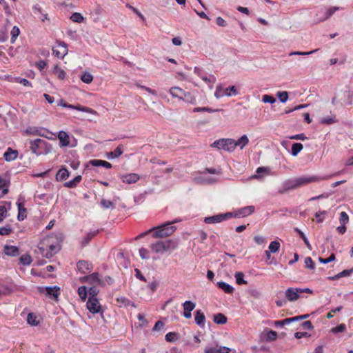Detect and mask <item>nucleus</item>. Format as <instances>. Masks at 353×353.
<instances>
[{
  "label": "nucleus",
  "instance_id": "obj_1",
  "mask_svg": "<svg viewBox=\"0 0 353 353\" xmlns=\"http://www.w3.org/2000/svg\"><path fill=\"white\" fill-rule=\"evenodd\" d=\"M179 220H175L172 222H168L157 227H154L145 232H143L135 237V239H139L142 238L147 234L152 232V236L153 238L159 239V238H166L170 235H172L176 229V226L171 225L173 223L179 222Z\"/></svg>",
  "mask_w": 353,
  "mask_h": 353
},
{
  "label": "nucleus",
  "instance_id": "obj_2",
  "mask_svg": "<svg viewBox=\"0 0 353 353\" xmlns=\"http://www.w3.org/2000/svg\"><path fill=\"white\" fill-rule=\"evenodd\" d=\"M319 178H297L296 179H288L283 183L282 187L279 189V192L283 194L288 190L316 181Z\"/></svg>",
  "mask_w": 353,
  "mask_h": 353
},
{
  "label": "nucleus",
  "instance_id": "obj_3",
  "mask_svg": "<svg viewBox=\"0 0 353 353\" xmlns=\"http://www.w3.org/2000/svg\"><path fill=\"white\" fill-rule=\"evenodd\" d=\"M30 144L31 151L37 155L46 154L52 150L51 145L43 139H37L30 141Z\"/></svg>",
  "mask_w": 353,
  "mask_h": 353
},
{
  "label": "nucleus",
  "instance_id": "obj_4",
  "mask_svg": "<svg viewBox=\"0 0 353 353\" xmlns=\"http://www.w3.org/2000/svg\"><path fill=\"white\" fill-rule=\"evenodd\" d=\"M211 147L231 152L236 149V144L233 139H220L213 142Z\"/></svg>",
  "mask_w": 353,
  "mask_h": 353
},
{
  "label": "nucleus",
  "instance_id": "obj_5",
  "mask_svg": "<svg viewBox=\"0 0 353 353\" xmlns=\"http://www.w3.org/2000/svg\"><path fill=\"white\" fill-rule=\"evenodd\" d=\"M101 230L99 229H92L85 232V234L79 241L81 248H83L88 246L91 242V241L94 237H96L99 234Z\"/></svg>",
  "mask_w": 353,
  "mask_h": 353
},
{
  "label": "nucleus",
  "instance_id": "obj_6",
  "mask_svg": "<svg viewBox=\"0 0 353 353\" xmlns=\"http://www.w3.org/2000/svg\"><path fill=\"white\" fill-rule=\"evenodd\" d=\"M231 218H233V212H226L205 217L204 222L207 224L218 223Z\"/></svg>",
  "mask_w": 353,
  "mask_h": 353
},
{
  "label": "nucleus",
  "instance_id": "obj_7",
  "mask_svg": "<svg viewBox=\"0 0 353 353\" xmlns=\"http://www.w3.org/2000/svg\"><path fill=\"white\" fill-rule=\"evenodd\" d=\"M52 52L57 57L63 59L68 52L66 43L63 41L58 42L57 45L53 48Z\"/></svg>",
  "mask_w": 353,
  "mask_h": 353
},
{
  "label": "nucleus",
  "instance_id": "obj_8",
  "mask_svg": "<svg viewBox=\"0 0 353 353\" xmlns=\"http://www.w3.org/2000/svg\"><path fill=\"white\" fill-rule=\"evenodd\" d=\"M86 306L88 310L92 314H97L101 312V305L97 298H88Z\"/></svg>",
  "mask_w": 353,
  "mask_h": 353
},
{
  "label": "nucleus",
  "instance_id": "obj_9",
  "mask_svg": "<svg viewBox=\"0 0 353 353\" xmlns=\"http://www.w3.org/2000/svg\"><path fill=\"white\" fill-rule=\"evenodd\" d=\"M32 11L34 16L42 22H44L46 20L48 21H50L48 13L41 8L39 4L34 5L32 7Z\"/></svg>",
  "mask_w": 353,
  "mask_h": 353
},
{
  "label": "nucleus",
  "instance_id": "obj_10",
  "mask_svg": "<svg viewBox=\"0 0 353 353\" xmlns=\"http://www.w3.org/2000/svg\"><path fill=\"white\" fill-rule=\"evenodd\" d=\"M283 294L288 301H295L300 297L299 288H288Z\"/></svg>",
  "mask_w": 353,
  "mask_h": 353
},
{
  "label": "nucleus",
  "instance_id": "obj_11",
  "mask_svg": "<svg viewBox=\"0 0 353 353\" xmlns=\"http://www.w3.org/2000/svg\"><path fill=\"white\" fill-rule=\"evenodd\" d=\"M255 208L254 205H248L237 210L233 212V217H245L254 213Z\"/></svg>",
  "mask_w": 353,
  "mask_h": 353
},
{
  "label": "nucleus",
  "instance_id": "obj_12",
  "mask_svg": "<svg viewBox=\"0 0 353 353\" xmlns=\"http://www.w3.org/2000/svg\"><path fill=\"white\" fill-rule=\"evenodd\" d=\"M18 208L17 219L19 221H23L26 218L27 210L24 207V199H19L16 203Z\"/></svg>",
  "mask_w": 353,
  "mask_h": 353
},
{
  "label": "nucleus",
  "instance_id": "obj_13",
  "mask_svg": "<svg viewBox=\"0 0 353 353\" xmlns=\"http://www.w3.org/2000/svg\"><path fill=\"white\" fill-rule=\"evenodd\" d=\"M237 94V90L235 88L234 86H230L227 88L225 90L222 91V89L221 88H217L216 92H215V96L219 98L223 95L230 97V96H235Z\"/></svg>",
  "mask_w": 353,
  "mask_h": 353
},
{
  "label": "nucleus",
  "instance_id": "obj_14",
  "mask_svg": "<svg viewBox=\"0 0 353 353\" xmlns=\"http://www.w3.org/2000/svg\"><path fill=\"white\" fill-rule=\"evenodd\" d=\"M77 267L78 270L83 274L91 272L93 268L92 263L84 260L79 261L77 263Z\"/></svg>",
  "mask_w": 353,
  "mask_h": 353
},
{
  "label": "nucleus",
  "instance_id": "obj_15",
  "mask_svg": "<svg viewBox=\"0 0 353 353\" xmlns=\"http://www.w3.org/2000/svg\"><path fill=\"white\" fill-rule=\"evenodd\" d=\"M196 303L192 301H185L183 303V316L185 319H190L192 316L191 312L195 308Z\"/></svg>",
  "mask_w": 353,
  "mask_h": 353
},
{
  "label": "nucleus",
  "instance_id": "obj_16",
  "mask_svg": "<svg viewBox=\"0 0 353 353\" xmlns=\"http://www.w3.org/2000/svg\"><path fill=\"white\" fill-rule=\"evenodd\" d=\"M41 246L48 248L50 251H52V254H56L61 250V245L59 243H50L49 239H45L43 243L40 244Z\"/></svg>",
  "mask_w": 353,
  "mask_h": 353
},
{
  "label": "nucleus",
  "instance_id": "obj_17",
  "mask_svg": "<svg viewBox=\"0 0 353 353\" xmlns=\"http://www.w3.org/2000/svg\"><path fill=\"white\" fill-rule=\"evenodd\" d=\"M63 106L65 107V108H71V109H74V110H77L79 111L90 113L92 114H97V112L89 107L82 106L80 105H70V104H67V103L63 104Z\"/></svg>",
  "mask_w": 353,
  "mask_h": 353
},
{
  "label": "nucleus",
  "instance_id": "obj_18",
  "mask_svg": "<svg viewBox=\"0 0 353 353\" xmlns=\"http://www.w3.org/2000/svg\"><path fill=\"white\" fill-rule=\"evenodd\" d=\"M194 321L196 324L201 328L205 327V316L201 310H198L194 312Z\"/></svg>",
  "mask_w": 353,
  "mask_h": 353
},
{
  "label": "nucleus",
  "instance_id": "obj_19",
  "mask_svg": "<svg viewBox=\"0 0 353 353\" xmlns=\"http://www.w3.org/2000/svg\"><path fill=\"white\" fill-rule=\"evenodd\" d=\"M81 280L82 281H85L92 285L99 284L101 283L99 274L97 272H94L90 275L85 276L81 279Z\"/></svg>",
  "mask_w": 353,
  "mask_h": 353
},
{
  "label": "nucleus",
  "instance_id": "obj_20",
  "mask_svg": "<svg viewBox=\"0 0 353 353\" xmlns=\"http://www.w3.org/2000/svg\"><path fill=\"white\" fill-rule=\"evenodd\" d=\"M216 182V178H192V183L196 185H212Z\"/></svg>",
  "mask_w": 353,
  "mask_h": 353
},
{
  "label": "nucleus",
  "instance_id": "obj_21",
  "mask_svg": "<svg viewBox=\"0 0 353 353\" xmlns=\"http://www.w3.org/2000/svg\"><path fill=\"white\" fill-rule=\"evenodd\" d=\"M185 91H184L182 88L174 86L170 88L169 93L173 98L179 99V100L182 99L183 94Z\"/></svg>",
  "mask_w": 353,
  "mask_h": 353
},
{
  "label": "nucleus",
  "instance_id": "obj_22",
  "mask_svg": "<svg viewBox=\"0 0 353 353\" xmlns=\"http://www.w3.org/2000/svg\"><path fill=\"white\" fill-rule=\"evenodd\" d=\"M58 139L61 147H65L70 145V137L65 132L60 131L58 134Z\"/></svg>",
  "mask_w": 353,
  "mask_h": 353
},
{
  "label": "nucleus",
  "instance_id": "obj_23",
  "mask_svg": "<svg viewBox=\"0 0 353 353\" xmlns=\"http://www.w3.org/2000/svg\"><path fill=\"white\" fill-rule=\"evenodd\" d=\"M4 252L6 255L10 256H17L19 255V248L16 245H6L4 246Z\"/></svg>",
  "mask_w": 353,
  "mask_h": 353
},
{
  "label": "nucleus",
  "instance_id": "obj_24",
  "mask_svg": "<svg viewBox=\"0 0 353 353\" xmlns=\"http://www.w3.org/2000/svg\"><path fill=\"white\" fill-rule=\"evenodd\" d=\"M341 8L340 7H336V6H334V7H331L329 9L326 10H321L320 11V12H321L323 14V16L319 18V21H324V20H326L328 18H330L336 11L340 10Z\"/></svg>",
  "mask_w": 353,
  "mask_h": 353
},
{
  "label": "nucleus",
  "instance_id": "obj_25",
  "mask_svg": "<svg viewBox=\"0 0 353 353\" xmlns=\"http://www.w3.org/2000/svg\"><path fill=\"white\" fill-rule=\"evenodd\" d=\"M216 286L221 289L225 293L228 294H232L234 292V288L232 285L224 282V281H218L216 283Z\"/></svg>",
  "mask_w": 353,
  "mask_h": 353
},
{
  "label": "nucleus",
  "instance_id": "obj_26",
  "mask_svg": "<svg viewBox=\"0 0 353 353\" xmlns=\"http://www.w3.org/2000/svg\"><path fill=\"white\" fill-rule=\"evenodd\" d=\"M152 252L155 253H163L166 252L163 241H157L150 246Z\"/></svg>",
  "mask_w": 353,
  "mask_h": 353
},
{
  "label": "nucleus",
  "instance_id": "obj_27",
  "mask_svg": "<svg viewBox=\"0 0 353 353\" xmlns=\"http://www.w3.org/2000/svg\"><path fill=\"white\" fill-rule=\"evenodd\" d=\"M163 243L165 245V249L166 252L173 251L176 250L179 245L178 241L174 239H168L166 241H163Z\"/></svg>",
  "mask_w": 353,
  "mask_h": 353
},
{
  "label": "nucleus",
  "instance_id": "obj_28",
  "mask_svg": "<svg viewBox=\"0 0 353 353\" xmlns=\"http://www.w3.org/2000/svg\"><path fill=\"white\" fill-rule=\"evenodd\" d=\"M60 290L59 287L55 286H47L46 287V294L50 297H53L54 299H57L59 293L58 291Z\"/></svg>",
  "mask_w": 353,
  "mask_h": 353
},
{
  "label": "nucleus",
  "instance_id": "obj_29",
  "mask_svg": "<svg viewBox=\"0 0 353 353\" xmlns=\"http://www.w3.org/2000/svg\"><path fill=\"white\" fill-rule=\"evenodd\" d=\"M89 163L92 166L98 167L102 166L105 168L110 169L112 168V164L109 162L100 159H93L89 161Z\"/></svg>",
  "mask_w": 353,
  "mask_h": 353
},
{
  "label": "nucleus",
  "instance_id": "obj_30",
  "mask_svg": "<svg viewBox=\"0 0 353 353\" xmlns=\"http://www.w3.org/2000/svg\"><path fill=\"white\" fill-rule=\"evenodd\" d=\"M10 178H0V190H2V196L8 192V187L10 184Z\"/></svg>",
  "mask_w": 353,
  "mask_h": 353
},
{
  "label": "nucleus",
  "instance_id": "obj_31",
  "mask_svg": "<svg viewBox=\"0 0 353 353\" xmlns=\"http://www.w3.org/2000/svg\"><path fill=\"white\" fill-rule=\"evenodd\" d=\"M18 155V152L9 148L4 153L3 157L6 161H11L14 160Z\"/></svg>",
  "mask_w": 353,
  "mask_h": 353
},
{
  "label": "nucleus",
  "instance_id": "obj_32",
  "mask_svg": "<svg viewBox=\"0 0 353 353\" xmlns=\"http://www.w3.org/2000/svg\"><path fill=\"white\" fill-rule=\"evenodd\" d=\"M234 143L236 144V148L239 147L242 150L249 143V139L247 135L244 134L237 141L234 140Z\"/></svg>",
  "mask_w": 353,
  "mask_h": 353
},
{
  "label": "nucleus",
  "instance_id": "obj_33",
  "mask_svg": "<svg viewBox=\"0 0 353 353\" xmlns=\"http://www.w3.org/2000/svg\"><path fill=\"white\" fill-rule=\"evenodd\" d=\"M182 101L187 103L195 105L196 103V97L190 92H185Z\"/></svg>",
  "mask_w": 353,
  "mask_h": 353
},
{
  "label": "nucleus",
  "instance_id": "obj_34",
  "mask_svg": "<svg viewBox=\"0 0 353 353\" xmlns=\"http://www.w3.org/2000/svg\"><path fill=\"white\" fill-rule=\"evenodd\" d=\"M53 74H56L57 76V78L60 80H63L65 78L66 73L61 68L59 65H54L52 69Z\"/></svg>",
  "mask_w": 353,
  "mask_h": 353
},
{
  "label": "nucleus",
  "instance_id": "obj_35",
  "mask_svg": "<svg viewBox=\"0 0 353 353\" xmlns=\"http://www.w3.org/2000/svg\"><path fill=\"white\" fill-rule=\"evenodd\" d=\"M122 154L123 146L119 145L114 151L108 153L107 157L108 159H115L119 157Z\"/></svg>",
  "mask_w": 353,
  "mask_h": 353
},
{
  "label": "nucleus",
  "instance_id": "obj_36",
  "mask_svg": "<svg viewBox=\"0 0 353 353\" xmlns=\"http://www.w3.org/2000/svg\"><path fill=\"white\" fill-rule=\"evenodd\" d=\"M39 253L41 254L43 257L46 259H51L54 256V254H52V251H50L48 248L44 246H38Z\"/></svg>",
  "mask_w": 353,
  "mask_h": 353
},
{
  "label": "nucleus",
  "instance_id": "obj_37",
  "mask_svg": "<svg viewBox=\"0 0 353 353\" xmlns=\"http://www.w3.org/2000/svg\"><path fill=\"white\" fill-rule=\"evenodd\" d=\"M213 321L216 324L224 325L227 323V318L224 314L218 313L214 316Z\"/></svg>",
  "mask_w": 353,
  "mask_h": 353
},
{
  "label": "nucleus",
  "instance_id": "obj_38",
  "mask_svg": "<svg viewBox=\"0 0 353 353\" xmlns=\"http://www.w3.org/2000/svg\"><path fill=\"white\" fill-rule=\"evenodd\" d=\"M82 178H72V179L63 183V186L68 188H73L77 186Z\"/></svg>",
  "mask_w": 353,
  "mask_h": 353
},
{
  "label": "nucleus",
  "instance_id": "obj_39",
  "mask_svg": "<svg viewBox=\"0 0 353 353\" xmlns=\"http://www.w3.org/2000/svg\"><path fill=\"white\" fill-rule=\"evenodd\" d=\"M303 148V145L301 143H294L292 144L291 154L296 157Z\"/></svg>",
  "mask_w": 353,
  "mask_h": 353
},
{
  "label": "nucleus",
  "instance_id": "obj_40",
  "mask_svg": "<svg viewBox=\"0 0 353 353\" xmlns=\"http://www.w3.org/2000/svg\"><path fill=\"white\" fill-rule=\"evenodd\" d=\"M294 232H296L297 234H299L300 237L303 239V241H304V243L305 244L307 248H308L309 249L311 250L312 249L311 245L308 239L305 235V234L298 228H294Z\"/></svg>",
  "mask_w": 353,
  "mask_h": 353
},
{
  "label": "nucleus",
  "instance_id": "obj_41",
  "mask_svg": "<svg viewBox=\"0 0 353 353\" xmlns=\"http://www.w3.org/2000/svg\"><path fill=\"white\" fill-rule=\"evenodd\" d=\"M100 205L103 209H114L115 205L112 201L105 199H102L100 201Z\"/></svg>",
  "mask_w": 353,
  "mask_h": 353
},
{
  "label": "nucleus",
  "instance_id": "obj_42",
  "mask_svg": "<svg viewBox=\"0 0 353 353\" xmlns=\"http://www.w3.org/2000/svg\"><path fill=\"white\" fill-rule=\"evenodd\" d=\"M234 277L238 285L248 283V281L244 279V274L242 272H236L234 274Z\"/></svg>",
  "mask_w": 353,
  "mask_h": 353
},
{
  "label": "nucleus",
  "instance_id": "obj_43",
  "mask_svg": "<svg viewBox=\"0 0 353 353\" xmlns=\"http://www.w3.org/2000/svg\"><path fill=\"white\" fill-rule=\"evenodd\" d=\"M280 247V243L278 241L275 240L270 243L268 247V250L272 253H276L279 250Z\"/></svg>",
  "mask_w": 353,
  "mask_h": 353
},
{
  "label": "nucleus",
  "instance_id": "obj_44",
  "mask_svg": "<svg viewBox=\"0 0 353 353\" xmlns=\"http://www.w3.org/2000/svg\"><path fill=\"white\" fill-rule=\"evenodd\" d=\"M277 333L274 330H267L265 334V340L267 341H273L276 339Z\"/></svg>",
  "mask_w": 353,
  "mask_h": 353
},
{
  "label": "nucleus",
  "instance_id": "obj_45",
  "mask_svg": "<svg viewBox=\"0 0 353 353\" xmlns=\"http://www.w3.org/2000/svg\"><path fill=\"white\" fill-rule=\"evenodd\" d=\"M165 339L168 342H174L179 339V336L177 333L170 332L165 334Z\"/></svg>",
  "mask_w": 353,
  "mask_h": 353
},
{
  "label": "nucleus",
  "instance_id": "obj_46",
  "mask_svg": "<svg viewBox=\"0 0 353 353\" xmlns=\"http://www.w3.org/2000/svg\"><path fill=\"white\" fill-rule=\"evenodd\" d=\"M88 290L85 285L80 286L78 288V294L83 301H85L88 296Z\"/></svg>",
  "mask_w": 353,
  "mask_h": 353
},
{
  "label": "nucleus",
  "instance_id": "obj_47",
  "mask_svg": "<svg viewBox=\"0 0 353 353\" xmlns=\"http://www.w3.org/2000/svg\"><path fill=\"white\" fill-rule=\"evenodd\" d=\"M20 34V30L19 28V27L17 26H14L10 32V34H11V39H10V42L12 43H14L17 39V38L18 37V36Z\"/></svg>",
  "mask_w": 353,
  "mask_h": 353
},
{
  "label": "nucleus",
  "instance_id": "obj_48",
  "mask_svg": "<svg viewBox=\"0 0 353 353\" xmlns=\"http://www.w3.org/2000/svg\"><path fill=\"white\" fill-rule=\"evenodd\" d=\"M27 322L29 325L35 326L37 325L39 321L37 320V316L33 313H29L27 317Z\"/></svg>",
  "mask_w": 353,
  "mask_h": 353
},
{
  "label": "nucleus",
  "instance_id": "obj_49",
  "mask_svg": "<svg viewBox=\"0 0 353 353\" xmlns=\"http://www.w3.org/2000/svg\"><path fill=\"white\" fill-rule=\"evenodd\" d=\"M81 80L85 83H90L93 80V76L90 72H84L81 76Z\"/></svg>",
  "mask_w": 353,
  "mask_h": 353
},
{
  "label": "nucleus",
  "instance_id": "obj_50",
  "mask_svg": "<svg viewBox=\"0 0 353 353\" xmlns=\"http://www.w3.org/2000/svg\"><path fill=\"white\" fill-rule=\"evenodd\" d=\"M330 331L333 334L344 332L346 331V325L344 323L339 324L338 326L332 327Z\"/></svg>",
  "mask_w": 353,
  "mask_h": 353
},
{
  "label": "nucleus",
  "instance_id": "obj_51",
  "mask_svg": "<svg viewBox=\"0 0 353 353\" xmlns=\"http://www.w3.org/2000/svg\"><path fill=\"white\" fill-rule=\"evenodd\" d=\"M19 260L23 265H29L32 262V258L29 254H23Z\"/></svg>",
  "mask_w": 353,
  "mask_h": 353
},
{
  "label": "nucleus",
  "instance_id": "obj_52",
  "mask_svg": "<svg viewBox=\"0 0 353 353\" xmlns=\"http://www.w3.org/2000/svg\"><path fill=\"white\" fill-rule=\"evenodd\" d=\"M12 232V229L10 225H7L0 228V235L8 236Z\"/></svg>",
  "mask_w": 353,
  "mask_h": 353
},
{
  "label": "nucleus",
  "instance_id": "obj_53",
  "mask_svg": "<svg viewBox=\"0 0 353 353\" xmlns=\"http://www.w3.org/2000/svg\"><path fill=\"white\" fill-rule=\"evenodd\" d=\"M99 290L97 286H92L88 289V298H97V296L99 294Z\"/></svg>",
  "mask_w": 353,
  "mask_h": 353
},
{
  "label": "nucleus",
  "instance_id": "obj_54",
  "mask_svg": "<svg viewBox=\"0 0 353 353\" xmlns=\"http://www.w3.org/2000/svg\"><path fill=\"white\" fill-rule=\"evenodd\" d=\"M276 96L282 103H285L288 99V93L286 91L278 92Z\"/></svg>",
  "mask_w": 353,
  "mask_h": 353
},
{
  "label": "nucleus",
  "instance_id": "obj_55",
  "mask_svg": "<svg viewBox=\"0 0 353 353\" xmlns=\"http://www.w3.org/2000/svg\"><path fill=\"white\" fill-rule=\"evenodd\" d=\"M70 19L74 22L81 23L83 21V17L81 14L79 12H74L70 17Z\"/></svg>",
  "mask_w": 353,
  "mask_h": 353
},
{
  "label": "nucleus",
  "instance_id": "obj_56",
  "mask_svg": "<svg viewBox=\"0 0 353 353\" xmlns=\"http://www.w3.org/2000/svg\"><path fill=\"white\" fill-rule=\"evenodd\" d=\"M282 294H283V292L280 291L276 294L278 299L276 300L275 303H276V306L279 307H281L284 306L285 305H286V303H287V299H280L279 295Z\"/></svg>",
  "mask_w": 353,
  "mask_h": 353
},
{
  "label": "nucleus",
  "instance_id": "obj_57",
  "mask_svg": "<svg viewBox=\"0 0 353 353\" xmlns=\"http://www.w3.org/2000/svg\"><path fill=\"white\" fill-rule=\"evenodd\" d=\"M349 221V216L345 212H341L340 213L339 221L341 225H345Z\"/></svg>",
  "mask_w": 353,
  "mask_h": 353
},
{
  "label": "nucleus",
  "instance_id": "obj_58",
  "mask_svg": "<svg viewBox=\"0 0 353 353\" xmlns=\"http://www.w3.org/2000/svg\"><path fill=\"white\" fill-rule=\"evenodd\" d=\"M325 214L326 211L325 210L316 212L314 214L316 219V221L318 223H322L324 220Z\"/></svg>",
  "mask_w": 353,
  "mask_h": 353
},
{
  "label": "nucleus",
  "instance_id": "obj_59",
  "mask_svg": "<svg viewBox=\"0 0 353 353\" xmlns=\"http://www.w3.org/2000/svg\"><path fill=\"white\" fill-rule=\"evenodd\" d=\"M117 301L118 303L122 304L123 305H125V306L130 305V304L131 303V301L130 299H128L125 296H119V297H117Z\"/></svg>",
  "mask_w": 353,
  "mask_h": 353
},
{
  "label": "nucleus",
  "instance_id": "obj_60",
  "mask_svg": "<svg viewBox=\"0 0 353 353\" xmlns=\"http://www.w3.org/2000/svg\"><path fill=\"white\" fill-rule=\"evenodd\" d=\"M335 255L334 254H330V256L328 257V258H326V259H323V258H321V257H319V261L321 263H323V264H327V263H329L332 261H334L335 260Z\"/></svg>",
  "mask_w": 353,
  "mask_h": 353
},
{
  "label": "nucleus",
  "instance_id": "obj_61",
  "mask_svg": "<svg viewBox=\"0 0 353 353\" xmlns=\"http://www.w3.org/2000/svg\"><path fill=\"white\" fill-rule=\"evenodd\" d=\"M256 172L258 174L263 173L265 175L272 174V172H271L270 168H267V167H259V168H258L257 170H256Z\"/></svg>",
  "mask_w": 353,
  "mask_h": 353
},
{
  "label": "nucleus",
  "instance_id": "obj_62",
  "mask_svg": "<svg viewBox=\"0 0 353 353\" xmlns=\"http://www.w3.org/2000/svg\"><path fill=\"white\" fill-rule=\"evenodd\" d=\"M305 264L306 268L314 270L315 268L314 263L311 257L308 256L305 259Z\"/></svg>",
  "mask_w": 353,
  "mask_h": 353
},
{
  "label": "nucleus",
  "instance_id": "obj_63",
  "mask_svg": "<svg viewBox=\"0 0 353 353\" xmlns=\"http://www.w3.org/2000/svg\"><path fill=\"white\" fill-rule=\"evenodd\" d=\"M69 171L66 168H62L57 172L55 176H69Z\"/></svg>",
  "mask_w": 353,
  "mask_h": 353
},
{
  "label": "nucleus",
  "instance_id": "obj_64",
  "mask_svg": "<svg viewBox=\"0 0 353 353\" xmlns=\"http://www.w3.org/2000/svg\"><path fill=\"white\" fill-rule=\"evenodd\" d=\"M262 101L264 103H274L276 101V99L271 95L265 94L263 96Z\"/></svg>",
  "mask_w": 353,
  "mask_h": 353
}]
</instances>
